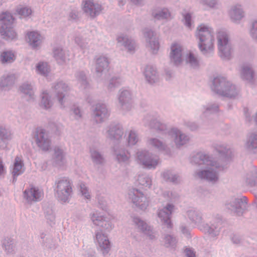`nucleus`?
Returning <instances> with one entry per match:
<instances>
[{
    "label": "nucleus",
    "instance_id": "obj_1",
    "mask_svg": "<svg viewBox=\"0 0 257 257\" xmlns=\"http://www.w3.org/2000/svg\"><path fill=\"white\" fill-rule=\"evenodd\" d=\"M196 37L199 40L198 47L201 52L209 56L214 51V33L208 26L201 24L197 27Z\"/></svg>",
    "mask_w": 257,
    "mask_h": 257
},
{
    "label": "nucleus",
    "instance_id": "obj_2",
    "mask_svg": "<svg viewBox=\"0 0 257 257\" xmlns=\"http://www.w3.org/2000/svg\"><path fill=\"white\" fill-rule=\"evenodd\" d=\"M211 90L216 94L231 99L239 96L240 88L226 77L217 76L212 81Z\"/></svg>",
    "mask_w": 257,
    "mask_h": 257
},
{
    "label": "nucleus",
    "instance_id": "obj_3",
    "mask_svg": "<svg viewBox=\"0 0 257 257\" xmlns=\"http://www.w3.org/2000/svg\"><path fill=\"white\" fill-rule=\"evenodd\" d=\"M55 195L60 201L69 202L73 194L72 182L68 178H59L55 181Z\"/></svg>",
    "mask_w": 257,
    "mask_h": 257
},
{
    "label": "nucleus",
    "instance_id": "obj_4",
    "mask_svg": "<svg viewBox=\"0 0 257 257\" xmlns=\"http://www.w3.org/2000/svg\"><path fill=\"white\" fill-rule=\"evenodd\" d=\"M14 18L9 12L0 15V34L3 38L8 40L17 39V33L13 28Z\"/></svg>",
    "mask_w": 257,
    "mask_h": 257
},
{
    "label": "nucleus",
    "instance_id": "obj_5",
    "mask_svg": "<svg viewBox=\"0 0 257 257\" xmlns=\"http://www.w3.org/2000/svg\"><path fill=\"white\" fill-rule=\"evenodd\" d=\"M218 54L221 59L228 61L232 57L233 49L226 32L219 31L217 34Z\"/></svg>",
    "mask_w": 257,
    "mask_h": 257
},
{
    "label": "nucleus",
    "instance_id": "obj_6",
    "mask_svg": "<svg viewBox=\"0 0 257 257\" xmlns=\"http://www.w3.org/2000/svg\"><path fill=\"white\" fill-rule=\"evenodd\" d=\"M128 199L137 207L145 210L150 203L149 198L140 190L136 188L130 189L128 191Z\"/></svg>",
    "mask_w": 257,
    "mask_h": 257
},
{
    "label": "nucleus",
    "instance_id": "obj_7",
    "mask_svg": "<svg viewBox=\"0 0 257 257\" xmlns=\"http://www.w3.org/2000/svg\"><path fill=\"white\" fill-rule=\"evenodd\" d=\"M143 33L145 39L146 48L151 53L156 54L160 48L157 33L151 29L146 28L143 30Z\"/></svg>",
    "mask_w": 257,
    "mask_h": 257
},
{
    "label": "nucleus",
    "instance_id": "obj_8",
    "mask_svg": "<svg viewBox=\"0 0 257 257\" xmlns=\"http://www.w3.org/2000/svg\"><path fill=\"white\" fill-rule=\"evenodd\" d=\"M246 201L247 199L245 197H232L226 202L225 207L232 213L237 216H241L246 209Z\"/></svg>",
    "mask_w": 257,
    "mask_h": 257
},
{
    "label": "nucleus",
    "instance_id": "obj_9",
    "mask_svg": "<svg viewBox=\"0 0 257 257\" xmlns=\"http://www.w3.org/2000/svg\"><path fill=\"white\" fill-rule=\"evenodd\" d=\"M117 98L118 106L122 111L128 112L134 107L133 94L129 89H120L119 90Z\"/></svg>",
    "mask_w": 257,
    "mask_h": 257
},
{
    "label": "nucleus",
    "instance_id": "obj_10",
    "mask_svg": "<svg viewBox=\"0 0 257 257\" xmlns=\"http://www.w3.org/2000/svg\"><path fill=\"white\" fill-rule=\"evenodd\" d=\"M51 88L59 104L64 107L66 96L70 90L68 84L64 81L59 80L53 83Z\"/></svg>",
    "mask_w": 257,
    "mask_h": 257
},
{
    "label": "nucleus",
    "instance_id": "obj_11",
    "mask_svg": "<svg viewBox=\"0 0 257 257\" xmlns=\"http://www.w3.org/2000/svg\"><path fill=\"white\" fill-rule=\"evenodd\" d=\"M172 140L169 139L168 135H164L161 138H151L148 139L147 143L151 147L169 154L171 153V148L173 147Z\"/></svg>",
    "mask_w": 257,
    "mask_h": 257
},
{
    "label": "nucleus",
    "instance_id": "obj_12",
    "mask_svg": "<svg viewBox=\"0 0 257 257\" xmlns=\"http://www.w3.org/2000/svg\"><path fill=\"white\" fill-rule=\"evenodd\" d=\"M143 121L145 126L155 129L164 135H168V132L170 131L166 124L161 122L157 117H155L151 113H147L144 116Z\"/></svg>",
    "mask_w": 257,
    "mask_h": 257
},
{
    "label": "nucleus",
    "instance_id": "obj_13",
    "mask_svg": "<svg viewBox=\"0 0 257 257\" xmlns=\"http://www.w3.org/2000/svg\"><path fill=\"white\" fill-rule=\"evenodd\" d=\"M110 112L107 106L102 103H98L92 109L91 119L93 123H101L109 116Z\"/></svg>",
    "mask_w": 257,
    "mask_h": 257
},
{
    "label": "nucleus",
    "instance_id": "obj_14",
    "mask_svg": "<svg viewBox=\"0 0 257 257\" xmlns=\"http://www.w3.org/2000/svg\"><path fill=\"white\" fill-rule=\"evenodd\" d=\"M34 138L37 147L40 150L46 152L50 149L51 141L48 133L45 129L37 128Z\"/></svg>",
    "mask_w": 257,
    "mask_h": 257
},
{
    "label": "nucleus",
    "instance_id": "obj_15",
    "mask_svg": "<svg viewBox=\"0 0 257 257\" xmlns=\"http://www.w3.org/2000/svg\"><path fill=\"white\" fill-rule=\"evenodd\" d=\"M90 217L93 224L100 227L105 231L110 232L114 227V225L109 219L98 211L92 212Z\"/></svg>",
    "mask_w": 257,
    "mask_h": 257
},
{
    "label": "nucleus",
    "instance_id": "obj_16",
    "mask_svg": "<svg viewBox=\"0 0 257 257\" xmlns=\"http://www.w3.org/2000/svg\"><path fill=\"white\" fill-rule=\"evenodd\" d=\"M123 134V127L118 123H111L105 128L106 138L113 142H119L122 139Z\"/></svg>",
    "mask_w": 257,
    "mask_h": 257
},
{
    "label": "nucleus",
    "instance_id": "obj_17",
    "mask_svg": "<svg viewBox=\"0 0 257 257\" xmlns=\"http://www.w3.org/2000/svg\"><path fill=\"white\" fill-rule=\"evenodd\" d=\"M222 168L220 167L216 168L215 166L211 167L207 169L199 170L196 172V176L201 179H203L211 184H215L219 180V175L217 169Z\"/></svg>",
    "mask_w": 257,
    "mask_h": 257
},
{
    "label": "nucleus",
    "instance_id": "obj_18",
    "mask_svg": "<svg viewBox=\"0 0 257 257\" xmlns=\"http://www.w3.org/2000/svg\"><path fill=\"white\" fill-rule=\"evenodd\" d=\"M191 162L198 165H205L211 167H220V164L208 154L203 152H198L191 157Z\"/></svg>",
    "mask_w": 257,
    "mask_h": 257
},
{
    "label": "nucleus",
    "instance_id": "obj_19",
    "mask_svg": "<svg viewBox=\"0 0 257 257\" xmlns=\"http://www.w3.org/2000/svg\"><path fill=\"white\" fill-rule=\"evenodd\" d=\"M95 238L98 249L103 255L107 254L111 247L107 235L102 232V230H99L95 231Z\"/></svg>",
    "mask_w": 257,
    "mask_h": 257
},
{
    "label": "nucleus",
    "instance_id": "obj_20",
    "mask_svg": "<svg viewBox=\"0 0 257 257\" xmlns=\"http://www.w3.org/2000/svg\"><path fill=\"white\" fill-rule=\"evenodd\" d=\"M43 192L38 187L30 185L23 192L24 199L28 203L41 201L43 197Z\"/></svg>",
    "mask_w": 257,
    "mask_h": 257
},
{
    "label": "nucleus",
    "instance_id": "obj_21",
    "mask_svg": "<svg viewBox=\"0 0 257 257\" xmlns=\"http://www.w3.org/2000/svg\"><path fill=\"white\" fill-rule=\"evenodd\" d=\"M174 210V206L172 204L168 203L167 205L158 211V216L160 219L163 225L168 228L172 227L171 218V215Z\"/></svg>",
    "mask_w": 257,
    "mask_h": 257
},
{
    "label": "nucleus",
    "instance_id": "obj_22",
    "mask_svg": "<svg viewBox=\"0 0 257 257\" xmlns=\"http://www.w3.org/2000/svg\"><path fill=\"white\" fill-rule=\"evenodd\" d=\"M221 226L218 222L205 223L200 227V230L213 239H216L220 235Z\"/></svg>",
    "mask_w": 257,
    "mask_h": 257
},
{
    "label": "nucleus",
    "instance_id": "obj_23",
    "mask_svg": "<svg viewBox=\"0 0 257 257\" xmlns=\"http://www.w3.org/2000/svg\"><path fill=\"white\" fill-rule=\"evenodd\" d=\"M169 139L174 138V143L177 147H180L187 144L190 140L189 137L177 128L174 127L168 132Z\"/></svg>",
    "mask_w": 257,
    "mask_h": 257
},
{
    "label": "nucleus",
    "instance_id": "obj_24",
    "mask_svg": "<svg viewBox=\"0 0 257 257\" xmlns=\"http://www.w3.org/2000/svg\"><path fill=\"white\" fill-rule=\"evenodd\" d=\"M82 9L87 15L94 18L100 13L102 7L92 0H85L82 2Z\"/></svg>",
    "mask_w": 257,
    "mask_h": 257
},
{
    "label": "nucleus",
    "instance_id": "obj_25",
    "mask_svg": "<svg viewBox=\"0 0 257 257\" xmlns=\"http://www.w3.org/2000/svg\"><path fill=\"white\" fill-rule=\"evenodd\" d=\"M219 105L216 103H209L202 106L200 118L205 123L208 122L211 119L212 115L218 112Z\"/></svg>",
    "mask_w": 257,
    "mask_h": 257
},
{
    "label": "nucleus",
    "instance_id": "obj_26",
    "mask_svg": "<svg viewBox=\"0 0 257 257\" xmlns=\"http://www.w3.org/2000/svg\"><path fill=\"white\" fill-rule=\"evenodd\" d=\"M170 58L171 62L176 66H179L182 63L183 48L181 45L174 43L171 45Z\"/></svg>",
    "mask_w": 257,
    "mask_h": 257
},
{
    "label": "nucleus",
    "instance_id": "obj_27",
    "mask_svg": "<svg viewBox=\"0 0 257 257\" xmlns=\"http://www.w3.org/2000/svg\"><path fill=\"white\" fill-rule=\"evenodd\" d=\"M133 221L137 227L142 232L147 235L150 239H154L156 238L155 234L153 231L151 226L140 217L138 216H134Z\"/></svg>",
    "mask_w": 257,
    "mask_h": 257
},
{
    "label": "nucleus",
    "instance_id": "obj_28",
    "mask_svg": "<svg viewBox=\"0 0 257 257\" xmlns=\"http://www.w3.org/2000/svg\"><path fill=\"white\" fill-rule=\"evenodd\" d=\"M241 78L251 85L255 84L256 77L252 67L250 64H244L241 67L240 71Z\"/></svg>",
    "mask_w": 257,
    "mask_h": 257
},
{
    "label": "nucleus",
    "instance_id": "obj_29",
    "mask_svg": "<svg viewBox=\"0 0 257 257\" xmlns=\"http://www.w3.org/2000/svg\"><path fill=\"white\" fill-rule=\"evenodd\" d=\"M108 58L105 55H100L95 59V73L96 76L100 77L102 72L108 67Z\"/></svg>",
    "mask_w": 257,
    "mask_h": 257
},
{
    "label": "nucleus",
    "instance_id": "obj_30",
    "mask_svg": "<svg viewBox=\"0 0 257 257\" xmlns=\"http://www.w3.org/2000/svg\"><path fill=\"white\" fill-rule=\"evenodd\" d=\"M213 147L221 157L226 160L230 159L232 152L230 147L225 143L217 142L213 144Z\"/></svg>",
    "mask_w": 257,
    "mask_h": 257
},
{
    "label": "nucleus",
    "instance_id": "obj_31",
    "mask_svg": "<svg viewBox=\"0 0 257 257\" xmlns=\"http://www.w3.org/2000/svg\"><path fill=\"white\" fill-rule=\"evenodd\" d=\"M16 79L14 74L8 73L3 75L0 78V89L2 90H8L10 89L15 84Z\"/></svg>",
    "mask_w": 257,
    "mask_h": 257
},
{
    "label": "nucleus",
    "instance_id": "obj_32",
    "mask_svg": "<svg viewBox=\"0 0 257 257\" xmlns=\"http://www.w3.org/2000/svg\"><path fill=\"white\" fill-rule=\"evenodd\" d=\"M42 36L37 31L28 32L26 36L27 42L33 48L39 47L42 43Z\"/></svg>",
    "mask_w": 257,
    "mask_h": 257
},
{
    "label": "nucleus",
    "instance_id": "obj_33",
    "mask_svg": "<svg viewBox=\"0 0 257 257\" xmlns=\"http://www.w3.org/2000/svg\"><path fill=\"white\" fill-rule=\"evenodd\" d=\"M187 214L191 223L197 225L199 229L200 226L205 223L203 215L199 210L190 209L187 211Z\"/></svg>",
    "mask_w": 257,
    "mask_h": 257
},
{
    "label": "nucleus",
    "instance_id": "obj_34",
    "mask_svg": "<svg viewBox=\"0 0 257 257\" xmlns=\"http://www.w3.org/2000/svg\"><path fill=\"white\" fill-rule=\"evenodd\" d=\"M24 171L25 167L23 160L21 157L17 156L14 160L13 168L12 172L13 176V183H15L17 181V177L22 174Z\"/></svg>",
    "mask_w": 257,
    "mask_h": 257
},
{
    "label": "nucleus",
    "instance_id": "obj_35",
    "mask_svg": "<svg viewBox=\"0 0 257 257\" xmlns=\"http://www.w3.org/2000/svg\"><path fill=\"white\" fill-rule=\"evenodd\" d=\"M54 104L51 96L47 90H43L40 94L39 106L43 109L49 110Z\"/></svg>",
    "mask_w": 257,
    "mask_h": 257
},
{
    "label": "nucleus",
    "instance_id": "obj_36",
    "mask_svg": "<svg viewBox=\"0 0 257 257\" xmlns=\"http://www.w3.org/2000/svg\"><path fill=\"white\" fill-rule=\"evenodd\" d=\"M117 43L121 46L124 47L129 53H134L136 48L135 41L126 36L121 35L117 38Z\"/></svg>",
    "mask_w": 257,
    "mask_h": 257
},
{
    "label": "nucleus",
    "instance_id": "obj_37",
    "mask_svg": "<svg viewBox=\"0 0 257 257\" xmlns=\"http://www.w3.org/2000/svg\"><path fill=\"white\" fill-rule=\"evenodd\" d=\"M52 160L55 165L63 166L65 163V153L64 150L59 147H55L54 148Z\"/></svg>",
    "mask_w": 257,
    "mask_h": 257
},
{
    "label": "nucleus",
    "instance_id": "obj_38",
    "mask_svg": "<svg viewBox=\"0 0 257 257\" xmlns=\"http://www.w3.org/2000/svg\"><path fill=\"white\" fill-rule=\"evenodd\" d=\"M244 181L249 187H257V168L255 167H252L246 173Z\"/></svg>",
    "mask_w": 257,
    "mask_h": 257
},
{
    "label": "nucleus",
    "instance_id": "obj_39",
    "mask_svg": "<svg viewBox=\"0 0 257 257\" xmlns=\"http://www.w3.org/2000/svg\"><path fill=\"white\" fill-rule=\"evenodd\" d=\"M144 73L146 81L150 84L156 83L159 79L157 69L152 66H146Z\"/></svg>",
    "mask_w": 257,
    "mask_h": 257
},
{
    "label": "nucleus",
    "instance_id": "obj_40",
    "mask_svg": "<svg viewBox=\"0 0 257 257\" xmlns=\"http://www.w3.org/2000/svg\"><path fill=\"white\" fill-rule=\"evenodd\" d=\"M229 16L232 22L238 23L244 17V12L239 5L233 6L229 12Z\"/></svg>",
    "mask_w": 257,
    "mask_h": 257
},
{
    "label": "nucleus",
    "instance_id": "obj_41",
    "mask_svg": "<svg viewBox=\"0 0 257 257\" xmlns=\"http://www.w3.org/2000/svg\"><path fill=\"white\" fill-rule=\"evenodd\" d=\"M13 134L10 130L0 126V150L5 149L8 142L12 139Z\"/></svg>",
    "mask_w": 257,
    "mask_h": 257
},
{
    "label": "nucleus",
    "instance_id": "obj_42",
    "mask_svg": "<svg viewBox=\"0 0 257 257\" xmlns=\"http://www.w3.org/2000/svg\"><path fill=\"white\" fill-rule=\"evenodd\" d=\"M113 150L116 159L119 163H127L129 161L131 155L127 151L117 146L114 147Z\"/></svg>",
    "mask_w": 257,
    "mask_h": 257
},
{
    "label": "nucleus",
    "instance_id": "obj_43",
    "mask_svg": "<svg viewBox=\"0 0 257 257\" xmlns=\"http://www.w3.org/2000/svg\"><path fill=\"white\" fill-rule=\"evenodd\" d=\"M245 148L248 151L254 152L257 149V130L249 133L247 136Z\"/></svg>",
    "mask_w": 257,
    "mask_h": 257
},
{
    "label": "nucleus",
    "instance_id": "obj_44",
    "mask_svg": "<svg viewBox=\"0 0 257 257\" xmlns=\"http://www.w3.org/2000/svg\"><path fill=\"white\" fill-rule=\"evenodd\" d=\"M21 93L28 97L29 100H34L36 98L34 86L28 82L23 83L19 88Z\"/></svg>",
    "mask_w": 257,
    "mask_h": 257
},
{
    "label": "nucleus",
    "instance_id": "obj_45",
    "mask_svg": "<svg viewBox=\"0 0 257 257\" xmlns=\"http://www.w3.org/2000/svg\"><path fill=\"white\" fill-rule=\"evenodd\" d=\"M152 16L157 20H168L172 19L171 13L166 8L154 10L152 12Z\"/></svg>",
    "mask_w": 257,
    "mask_h": 257
},
{
    "label": "nucleus",
    "instance_id": "obj_46",
    "mask_svg": "<svg viewBox=\"0 0 257 257\" xmlns=\"http://www.w3.org/2000/svg\"><path fill=\"white\" fill-rule=\"evenodd\" d=\"M151 152L146 150H139L136 155V159L137 163L142 165L144 168L145 166H150L147 162V159L150 158V154Z\"/></svg>",
    "mask_w": 257,
    "mask_h": 257
},
{
    "label": "nucleus",
    "instance_id": "obj_47",
    "mask_svg": "<svg viewBox=\"0 0 257 257\" xmlns=\"http://www.w3.org/2000/svg\"><path fill=\"white\" fill-rule=\"evenodd\" d=\"M2 248L7 255H12L16 253V243L11 238L7 237L3 240Z\"/></svg>",
    "mask_w": 257,
    "mask_h": 257
},
{
    "label": "nucleus",
    "instance_id": "obj_48",
    "mask_svg": "<svg viewBox=\"0 0 257 257\" xmlns=\"http://www.w3.org/2000/svg\"><path fill=\"white\" fill-rule=\"evenodd\" d=\"M90 156L92 162L94 165H101L104 161V158L97 149L94 147L90 148Z\"/></svg>",
    "mask_w": 257,
    "mask_h": 257
},
{
    "label": "nucleus",
    "instance_id": "obj_49",
    "mask_svg": "<svg viewBox=\"0 0 257 257\" xmlns=\"http://www.w3.org/2000/svg\"><path fill=\"white\" fill-rule=\"evenodd\" d=\"M15 59V55L12 51L6 50L0 53V62L2 64L12 63Z\"/></svg>",
    "mask_w": 257,
    "mask_h": 257
},
{
    "label": "nucleus",
    "instance_id": "obj_50",
    "mask_svg": "<svg viewBox=\"0 0 257 257\" xmlns=\"http://www.w3.org/2000/svg\"><path fill=\"white\" fill-rule=\"evenodd\" d=\"M186 63L190 67L197 68L199 66V60L197 55L189 52L185 57Z\"/></svg>",
    "mask_w": 257,
    "mask_h": 257
},
{
    "label": "nucleus",
    "instance_id": "obj_51",
    "mask_svg": "<svg viewBox=\"0 0 257 257\" xmlns=\"http://www.w3.org/2000/svg\"><path fill=\"white\" fill-rule=\"evenodd\" d=\"M45 218L49 223H54L55 220V214L51 205L45 204L43 206Z\"/></svg>",
    "mask_w": 257,
    "mask_h": 257
},
{
    "label": "nucleus",
    "instance_id": "obj_52",
    "mask_svg": "<svg viewBox=\"0 0 257 257\" xmlns=\"http://www.w3.org/2000/svg\"><path fill=\"white\" fill-rule=\"evenodd\" d=\"M163 178L168 182L178 183L180 179L179 176L170 170H166L162 173Z\"/></svg>",
    "mask_w": 257,
    "mask_h": 257
},
{
    "label": "nucleus",
    "instance_id": "obj_53",
    "mask_svg": "<svg viewBox=\"0 0 257 257\" xmlns=\"http://www.w3.org/2000/svg\"><path fill=\"white\" fill-rule=\"evenodd\" d=\"M53 56L60 64L64 63L66 59L65 52L60 47H56L54 49Z\"/></svg>",
    "mask_w": 257,
    "mask_h": 257
},
{
    "label": "nucleus",
    "instance_id": "obj_54",
    "mask_svg": "<svg viewBox=\"0 0 257 257\" xmlns=\"http://www.w3.org/2000/svg\"><path fill=\"white\" fill-rule=\"evenodd\" d=\"M41 242L43 245L48 248L54 249L56 248L53 238L46 234L42 233L41 234Z\"/></svg>",
    "mask_w": 257,
    "mask_h": 257
},
{
    "label": "nucleus",
    "instance_id": "obj_55",
    "mask_svg": "<svg viewBox=\"0 0 257 257\" xmlns=\"http://www.w3.org/2000/svg\"><path fill=\"white\" fill-rule=\"evenodd\" d=\"M147 162H148V163L150 164L151 166H145V168L149 169H155L157 166L161 163L159 157L153 154L152 153H150V158L147 159Z\"/></svg>",
    "mask_w": 257,
    "mask_h": 257
},
{
    "label": "nucleus",
    "instance_id": "obj_56",
    "mask_svg": "<svg viewBox=\"0 0 257 257\" xmlns=\"http://www.w3.org/2000/svg\"><path fill=\"white\" fill-rule=\"evenodd\" d=\"M230 239L231 242L236 245H244L246 242L245 237L238 233L231 234L230 235Z\"/></svg>",
    "mask_w": 257,
    "mask_h": 257
},
{
    "label": "nucleus",
    "instance_id": "obj_57",
    "mask_svg": "<svg viewBox=\"0 0 257 257\" xmlns=\"http://www.w3.org/2000/svg\"><path fill=\"white\" fill-rule=\"evenodd\" d=\"M139 140V138L137 131L134 130H130L128 132V137L127 138L128 145H135L138 142Z\"/></svg>",
    "mask_w": 257,
    "mask_h": 257
},
{
    "label": "nucleus",
    "instance_id": "obj_58",
    "mask_svg": "<svg viewBox=\"0 0 257 257\" xmlns=\"http://www.w3.org/2000/svg\"><path fill=\"white\" fill-rule=\"evenodd\" d=\"M138 181L140 185L150 188L152 185V179L147 174L139 175Z\"/></svg>",
    "mask_w": 257,
    "mask_h": 257
},
{
    "label": "nucleus",
    "instance_id": "obj_59",
    "mask_svg": "<svg viewBox=\"0 0 257 257\" xmlns=\"http://www.w3.org/2000/svg\"><path fill=\"white\" fill-rule=\"evenodd\" d=\"M36 70L38 73L47 76L50 72V68L47 63L39 62L36 66Z\"/></svg>",
    "mask_w": 257,
    "mask_h": 257
},
{
    "label": "nucleus",
    "instance_id": "obj_60",
    "mask_svg": "<svg viewBox=\"0 0 257 257\" xmlns=\"http://www.w3.org/2000/svg\"><path fill=\"white\" fill-rule=\"evenodd\" d=\"M122 79L117 76L112 77L109 81L107 88L109 91H112L115 87L119 86L122 83Z\"/></svg>",
    "mask_w": 257,
    "mask_h": 257
},
{
    "label": "nucleus",
    "instance_id": "obj_61",
    "mask_svg": "<svg viewBox=\"0 0 257 257\" xmlns=\"http://www.w3.org/2000/svg\"><path fill=\"white\" fill-rule=\"evenodd\" d=\"M75 76L78 82L85 88L88 84V82L85 73L83 71L77 72L75 74Z\"/></svg>",
    "mask_w": 257,
    "mask_h": 257
},
{
    "label": "nucleus",
    "instance_id": "obj_62",
    "mask_svg": "<svg viewBox=\"0 0 257 257\" xmlns=\"http://www.w3.org/2000/svg\"><path fill=\"white\" fill-rule=\"evenodd\" d=\"M176 243L177 240L175 237L170 235H167L165 236L164 244L166 247L174 248L176 246Z\"/></svg>",
    "mask_w": 257,
    "mask_h": 257
},
{
    "label": "nucleus",
    "instance_id": "obj_63",
    "mask_svg": "<svg viewBox=\"0 0 257 257\" xmlns=\"http://www.w3.org/2000/svg\"><path fill=\"white\" fill-rule=\"evenodd\" d=\"M74 41L81 49L85 50L88 48V43L80 35H76L74 37Z\"/></svg>",
    "mask_w": 257,
    "mask_h": 257
},
{
    "label": "nucleus",
    "instance_id": "obj_64",
    "mask_svg": "<svg viewBox=\"0 0 257 257\" xmlns=\"http://www.w3.org/2000/svg\"><path fill=\"white\" fill-rule=\"evenodd\" d=\"M249 32L251 38L257 41V20H254L251 23Z\"/></svg>",
    "mask_w": 257,
    "mask_h": 257
}]
</instances>
